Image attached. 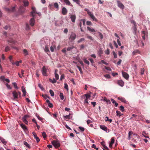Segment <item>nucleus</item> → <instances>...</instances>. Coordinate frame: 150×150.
<instances>
[{
  "instance_id": "32",
  "label": "nucleus",
  "mask_w": 150,
  "mask_h": 150,
  "mask_svg": "<svg viewBox=\"0 0 150 150\" xmlns=\"http://www.w3.org/2000/svg\"><path fill=\"white\" fill-rule=\"evenodd\" d=\"M74 48V46L72 45L70 47H68L67 49V50L68 51H70L71 50L73 49Z\"/></svg>"
},
{
  "instance_id": "41",
  "label": "nucleus",
  "mask_w": 150,
  "mask_h": 150,
  "mask_svg": "<svg viewBox=\"0 0 150 150\" xmlns=\"http://www.w3.org/2000/svg\"><path fill=\"white\" fill-rule=\"evenodd\" d=\"M59 96L60 98V99L62 100L64 99V96H63V94L62 93H60Z\"/></svg>"
},
{
  "instance_id": "57",
  "label": "nucleus",
  "mask_w": 150,
  "mask_h": 150,
  "mask_svg": "<svg viewBox=\"0 0 150 150\" xmlns=\"http://www.w3.org/2000/svg\"><path fill=\"white\" fill-rule=\"evenodd\" d=\"M22 91L23 93L26 92L25 89L23 86H22L21 88Z\"/></svg>"
},
{
  "instance_id": "12",
  "label": "nucleus",
  "mask_w": 150,
  "mask_h": 150,
  "mask_svg": "<svg viewBox=\"0 0 150 150\" xmlns=\"http://www.w3.org/2000/svg\"><path fill=\"white\" fill-rule=\"evenodd\" d=\"M67 10L66 8L64 7L62 8V13L63 15H66L67 13Z\"/></svg>"
},
{
  "instance_id": "37",
  "label": "nucleus",
  "mask_w": 150,
  "mask_h": 150,
  "mask_svg": "<svg viewBox=\"0 0 150 150\" xmlns=\"http://www.w3.org/2000/svg\"><path fill=\"white\" fill-rule=\"evenodd\" d=\"M8 42H9V43H13V44L15 43L16 42V41H14L12 39L9 40H8Z\"/></svg>"
},
{
  "instance_id": "55",
  "label": "nucleus",
  "mask_w": 150,
  "mask_h": 150,
  "mask_svg": "<svg viewBox=\"0 0 150 150\" xmlns=\"http://www.w3.org/2000/svg\"><path fill=\"white\" fill-rule=\"evenodd\" d=\"M6 86H7V88L8 89H11V87L8 84V83L6 84Z\"/></svg>"
},
{
  "instance_id": "19",
  "label": "nucleus",
  "mask_w": 150,
  "mask_h": 150,
  "mask_svg": "<svg viewBox=\"0 0 150 150\" xmlns=\"http://www.w3.org/2000/svg\"><path fill=\"white\" fill-rule=\"evenodd\" d=\"M100 128L103 130L107 131V128L105 125H101L100 126Z\"/></svg>"
},
{
  "instance_id": "39",
  "label": "nucleus",
  "mask_w": 150,
  "mask_h": 150,
  "mask_svg": "<svg viewBox=\"0 0 150 150\" xmlns=\"http://www.w3.org/2000/svg\"><path fill=\"white\" fill-rule=\"evenodd\" d=\"M120 110L122 112H123L124 111V107L122 106L121 105L120 107Z\"/></svg>"
},
{
  "instance_id": "61",
  "label": "nucleus",
  "mask_w": 150,
  "mask_h": 150,
  "mask_svg": "<svg viewBox=\"0 0 150 150\" xmlns=\"http://www.w3.org/2000/svg\"><path fill=\"white\" fill-rule=\"evenodd\" d=\"M87 38H88V39H89L91 40H93V39L92 37L91 36L88 35L87 36Z\"/></svg>"
},
{
  "instance_id": "53",
  "label": "nucleus",
  "mask_w": 150,
  "mask_h": 150,
  "mask_svg": "<svg viewBox=\"0 0 150 150\" xmlns=\"http://www.w3.org/2000/svg\"><path fill=\"white\" fill-rule=\"evenodd\" d=\"M55 48V47H53L52 46H51L50 47V49L51 51L52 52H53L54 51V48Z\"/></svg>"
},
{
  "instance_id": "15",
  "label": "nucleus",
  "mask_w": 150,
  "mask_h": 150,
  "mask_svg": "<svg viewBox=\"0 0 150 150\" xmlns=\"http://www.w3.org/2000/svg\"><path fill=\"white\" fill-rule=\"evenodd\" d=\"M12 94L14 99H16L18 98V93L16 91H13Z\"/></svg>"
},
{
  "instance_id": "42",
  "label": "nucleus",
  "mask_w": 150,
  "mask_h": 150,
  "mask_svg": "<svg viewBox=\"0 0 150 150\" xmlns=\"http://www.w3.org/2000/svg\"><path fill=\"white\" fill-rule=\"evenodd\" d=\"M50 93L52 96H54V93L53 91L52 90H50Z\"/></svg>"
},
{
  "instance_id": "17",
  "label": "nucleus",
  "mask_w": 150,
  "mask_h": 150,
  "mask_svg": "<svg viewBox=\"0 0 150 150\" xmlns=\"http://www.w3.org/2000/svg\"><path fill=\"white\" fill-rule=\"evenodd\" d=\"M62 2H64L67 5H70L71 3L69 0H60Z\"/></svg>"
},
{
  "instance_id": "13",
  "label": "nucleus",
  "mask_w": 150,
  "mask_h": 150,
  "mask_svg": "<svg viewBox=\"0 0 150 150\" xmlns=\"http://www.w3.org/2000/svg\"><path fill=\"white\" fill-rule=\"evenodd\" d=\"M35 20L34 18H31L30 21V25L33 26L34 25L35 23Z\"/></svg>"
},
{
  "instance_id": "20",
  "label": "nucleus",
  "mask_w": 150,
  "mask_h": 150,
  "mask_svg": "<svg viewBox=\"0 0 150 150\" xmlns=\"http://www.w3.org/2000/svg\"><path fill=\"white\" fill-rule=\"evenodd\" d=\"M105 143L104 142H102L101 143V145L103 146L104 148L106 149L107 150H108L109 148L105 145Z\"/></svg>"
},
{
  "instance_id": "25",
  "label": "nucleus",
  "mask_w": 150,
  "mask_h": 150,
  "mask_svg": "<svg viewBox=\"0 0 150 150\" xmlns=\"http://www.w3.org/2000/svg\"><path fill=\"white\" fill-rule=\"evenodd\" d=\"M23 144L28 149H30L31 148V147L30 145L26 142L25 141L24 142Z\"/></svg>"
},
{
  "instance_id": "14",
  "label": "nucleus",
  "mask_w": 150,
  "mask_h": 150,
  "mask_svg": "<svg viewBox=\"0 0 150 150\" xmlns=\"http://www.w3.org/2000/svg\"><path fill=\"white\" fill-rule=\"evenodd\" d=\"M118 84L121 86H123L124 85V83L122 80H118L117 81Z\"/></svg>"
},
{
  "instance_id": "22",
  "label": "nucleus",
  "mask_w": 150,
  "mask_h": 150,
  "mask_svg": "<svg viewBox=\"0 0 150 150\" xmlns=\"http://www.w3.org/2000/svg\"><path fill=\"white\" fill-rule=\"evenodd\" d=\"M19 11L22 13L24 12L25 11V8L23 6H21L20 7Z\"/></svg>"
},
{
  "instance_id": "47",
  "label": "nucleus",
  "mask_w": 150,
  "mask_h": 150,
  "mask_svg": "<svg viewBox=\"0 0 150 150\" xmlns=\"http://www.w3.org/2000/svg\"><path fill=\"white\" fill-rule=\"evenodd\" d=\"M10 47H8V46H6L5 48V52H7L8 51L10 50Z\"/></svg>"
},
{
  "instance_id": "28",
  "label": "nucleus",
  "mask_w": 150,
  "mask_h": 150,
  "mask_svg": "<svg viewBox=\"0 0 150 150\" xmlns=\"http://www.w3.org/2000/svg\"><path fill=\"white\" fill-rule=\"evenodd\" d=\"M12 57L11 56H10L9 57V59L10 60V61L11 62L12 64L14 65L15 64V62H14L13 61L12 59Z\"/></svg>"
},
{
  "instance_id": "56",
  "label": "nucleus",
  "mask_w": 150,
  "mask_h": 150,
  "mask_svg": "<svg viewBox=\"0 0 150 150\" xmlns=\"http://www.w3.org/2000/svg\"><path fill=\"white\" fill-rule=\"evenodd\" d=\"M64 74H62L60 77V80L61 81L62 79H64Z\"/></svg>"
},
{
  "instance_id": "5",
  "label": "nucleus",
  "mask_w": 150,
  "mask_h": 150,
  "mask_svg": "<svg viewBox=\"0 0 150 150\" xmlns=\"http://www.w3.org/2000/svg\"><path fill=\"white\" fill-rule=\"evenodd\" d=\"M52 144L56 148L59 147L60 144L58 141L53 140L52 142Z\"/></svg>"
},
{
  "instance_id": "52",
  "label": "nucleus",
  "mask_w": 150,
  "mask_h": 150,
  "mask_svg": "<svg viewBox=\"0 0 150 150\" xmlns=\"http://www.w3.org/2000/svg\"><path fill=\"white\" fill-rule=\"evenodd\" d=\"M12 84L13 85L14 88H16V89L18 88V87L17 86V84L16 83H15V82L13 83Z\"/></svg>"
},
{
  "instance_id": "4",
  "label": "nucleus",
  "mask_w": 150,
  "mask_h": 150,
  "mask_svg": "<svg viewBox=\"0 0 150 150\" xmlns=\"http://www.w3.org/2000/svg\"><path fill=\"white\" fill-rule=\"evenodd\" d=\"M47 69L46 68L45 66H43L42 68V75L44 76H48V74L47 73Z\"/></svg>"
},
{
  "instance_id": "31",
  "label": "nucleus",
  "mask_w": 150,
  "mask_h": 150,
  "mask_svg": "<svg viewBox=\"0 0 150 150\" xmlns=\"http://www.w3.org/2000/svg\"><path fill=\"white\" fill-rule=\"evenodd\" d=\"M42 137L43 138L45 139V138H46L47 137V135L46 134V133L44 132H43L42 133Z\"/></svg>"
},
{
  "instance_id": "29",
  "label": "nucleus",
  "mask_w": 150,
  "mask_h": 150,
  "mask_svg": "<svg viewBox=\"0 0 150 150\" xmlns=\"http://www.w3.org/2000/svg\"><path fill=\"white\" fill-rule=\"evenodd\" d=\"M139 51L138 50H136L133 51L132 54L133 55H135L137 53H139Z\"/></svg>"
},
{
  "instance_id": "35",
  "label": "nucleus",
  "mask_w": 150,
  "mask_h": 150,
  "mask_svg": "<svg viewBox=\"0 0 150 150\" xmlns=\"http://www.w3.org/2000/svg\"><path fill=\"white\" fill-rule=\"evenodd\" d=\"M133 134V132L132 131H129L128 133V139L129 140L131 139L130 136Z\"/></svg>"
},
{
  "instance_id": "24",
  "label": "nucleus",
  "mask_w": 150,
  "mask_h": 150,
  "mask_svg": "<svg viewBox=\"0 0 150 150\" xmlns=\"http://www.w3.org/2000/svg\"><path fill=\"white\" fill-rule=\"evenodd\" d=\"M87 29L89 31L92 32H96V31L93 28H91L89 27H87Z\"/></svg>"
},
{
  "instance_id": "40",
  "label": "nucleus",
  "mask_w": 150,
  "mask_h": 150,
  "mask_svg": "<svg viewBox=\"0 0 150 150\" xmlns=\"http://www.w3.org/2000/svg\"><path fill=\"white\" fill-rule=\"evenodd\" d=\"M54 6L56 8L58 9L59 5L58 4L57 2L55 3L54 4Z\"/></svg>"
},
{
  "instance_id": "1",
  "label": "nucleus",
  "mask_w": 150,
  "mask_h": 150,
  "mask_svg": "<svg viewBox=\"0 0 150 150\" xmlns=\"http://www.w3.org/2000/svg\"><path fill=\"white\" fill-rule=\"evenodd\" d=\"M84 10L85 11L87 12V13L89 15L91 18L94 21L96 22L97 21V19L95 18L93 13H91L89 10L85 8Z\"/></svg>"
},
{
  "instance_id": "44",
  "label": "nucleus",
  "mask_w": 150,
  "mask_h": 150,
  "mask_svg": "<svg viewBox=\"0 0 150 150\" xmlns=\"http://www.w3.org/2000/svg\"><path fill=\"white\" fill-rule=\"evenodd\" d=\"M64 88L66 89L67 91H68V85L66 83H64Z\"/></svg>"
},
{
  "instance_id": "11",
  "label": "nucleus",
  "mask_w": 150,
  "mask_h": 150,
  "mask_svg": "<svg viewBox=\"0 0 150 150\" xmlns=\"http://www.w3.org/2000/svg\"><path fill=\"white\" fill-rule=\"evenodd\" d=\"M70 18L73 22L74 23L75 22L76 18V17L75 15H71Z\"/></svg>"
},
{
  "instance_id": "33",
  "label": "nucleus",
  "mask_w": 150,
  "mask_h": 150,
  "mask_svg": "<svg viewBox=\"0 0 150 150\" xmlns=\"http://www.w3.org/2000/svg\"><path fill=\"white\" fill-rule=\"evenodd\" d=\"M0 140L4 144H6L7 142L5 141V139H4L3 138H1L0 139Z\"/></svg>"
},
{
  "instance_id": "7",
  "label": "nucleus",
  "mask_w": 150,
  "mask_h": 150,
  "mask_svg": "<svg viewBox=\"0 0 150 150\" xmlns=\"http://www.w3.org/2000/svg\"><path fill=\"white\" fill-rule=\"evenodd\" d=\"M117 6L120 8L123 9L125 8V6L123 4L119 1H117Z\"/></svg>"
},
{
  "instance_id": "51",
  "label": "nucleus",
  "mask_w": 150,
  "mask_h": 150,
  "mask_svg": "<svg viewBox=\"0 0 150 150\" xmlns=\"http://www.w3.org/2000/svg\"><path fill=\"white\" fill-rule=\"evenodd\" d=\"M101 63L105 64L106 65H107L108 64V63L105 62L104 60H101V62L100 63V64Z\"/></svg>"
},
{
  "instance_id": "30",
  "label": "nucleus",
  "mask_w": 150,
  "mask_h": 150,
  "mask_svg": "<svg viewBox=\"0 0 150 150\" xmlns=\"http://www.w3.org/2000/svg\"><path fill=\"white\" fill-rule=\"evenodd\" d=\"M23 3L24 4V6H27L29 4V3L28 1H23Z\"/></svg>"
},
{
  "instance_id": "23",
  "label": "nucleus",
  "mask_w": 150,
  "mask_h": 150,
  "mask_svg": "<svg viewBox=\"0 0 150 150\" xmlns=\"http://www.w3.org/2000/svg\"><path fill=\"white\" fill-rule=\"evenodd\" d=\"M57 70L56 69L55 71V77L56 80H58L59 78V75L57 73Z\"/></svg>"
},
{
  "instance_id": "49",
  "label": "nucleus",
  "mask_w": 150,
  "mask_h": 150,
  "mask_svg": "<svg viewBox=\"0 0 150 150\" xmlns=\"http://www.w3.org/2000/svg\"><path fill=\"white\" fill-rule=\"evenodd\" d=\"M79 128L81 132H83L85 130L84 128L83 127H79Z\"/></svg>"
},
{
  "instance_id": "2",
  "label": "nucleus",
  "mask_w": 150,
  "mask_h": 150,
  "mask_svg": "<svg viewBox=\"0 0 150 150\" xmlns=\"http://www.w3.org/2000/svg\"><path fill=\"white\" fill-rule=\"evenodd\" d=\"M76 35L74 33L72 32L69 38V40L71 42L73 41L76 38Z\"/></svg>"
},
{
  "instance_id": "45",
  "label": "nucleus",
  "mask_w": 150,
  "mask_h": 150,
  "mask_svg": "<svg viewBox=\"0 0 150 150\" xmlns=\"http://www.w3.org/2000/svg\"><path fill=\"white\" fill-rule=\"evenodd\" d=\"M85 39L84 38H81L79 40H78L77 42L78 43H80L82 41H84Z\"/></svg>"
},
{
  "instance_id": "9",
  "label": "nucleus",
  "mask_w": 150,
  "mask_h": 150,
  "mask_svg": "<svg viewBox=\"0 0 150 150\" xmlns=\"http://www.w3.org/2000/svg\"><path fill=\"white\" fill-rule=\"evenodd\" d=\"M20 126L23 129L24 131L26 132L28 131V129L26 126L23 123L20 124Z\"/></svg>"
},
{
  "instance_id": "54",
  "label": "nucleus",
  "mask_w": 150,
  "mask_h": 150,
  "mask_svg": "<svg viewBox=\"0 0 150 150\" xmlns=\"http://www.w3.org/2000/svg\"><path fill=\"white\" fill-rule=\"evenodd\" d=\"M86 24L87 25H91L92 24L91 22L90 21H87L86 22Z\"/></svg>"
},
{
  "instance_id": "64",
  "label": "nucleus",
  "mask_w": 150,
  "mask_h": 150,
  "mask_svg": "<svg viewBox=\"0 0 150 150\" xmlns=\"http://www.w3.org/2000/svg\"><path fill=\"white\" fill-rule=\"evenodd\" d=\"M105 68L108 71H111V69L109 67H105Z\"/></svg>"
},
{
  "instance_id": "34",
  "label": "nucleus",
  "mask_w": 150,
  "mask_h": 150,
  "mask_svg": "<svg viewBox=\"0 0 150 150\" xmlns=\"http://www.w3.org/2000/svg\"><path fill=\"white\" fill-rule=\"evenodd\" d=\"M64 117L67 120H69L71 119L70 118V114H69L68 115H67L64 116Z\"/></svg>"
},
{
  "instance_id": "38",
  "label": "nucleus",
  "mask_w": 150,
  "mask_h": 150,
  "mask_svg": "<svg viewBox=\"0 0 150 150\" xmlns=\"http://www.w3.org/2000/svg\"><path fill=\"white\" fill-rule=\"evenodd\" d=\"M77 67L78 68L79 70L80 71L81 74H83V71H82V70L81 67L78 66H77Z\"/></svg>"
},
{
  "instance_id": "6",
  "label": "nucleus",
  "mask_w": 150,
  "mask_h": 150,
  "mask_svg": "<svg viewBox=\"0 0 150 150\" xmlns=\"http://www.w3.org/2000/svg\"><path fill=\"white\" fill-rule=\"evenodd\" d=\"M29 117V115H25L22 118V120L23 122L26 124L27 125L28 124V122L27 119Z\"/></svg>"
},
{
  "instance_id": "36",
  "label": "nucleus",
  "mask_w": 150,
  "mask_h": 150,
  "mask_svg": "<svg viewBox=\"0 0 150 150\" xmlns=\"http://www.w3.org/2000/svg\"><path fill=\"white\" fill-rule=\"evenodd\" d=\"M23 52L25 56L28 54V52L27 50L25 49H24L23 50Z\"/></svg>"
},
{
  "instance_id": "3",
  "label": "nucleus",
  "mask_w": 150,
  "mask_h": 150,
  "mask_svg": "<svg viewBox=\"0 0 150 150\" xmlns=\"http://www.w3.org/2000/svg\"><path fill=\"white\" fill-rule=\"evenodd\" d=\"M32 11L31 12V15L33 17L35 16L34 14H37L39 15H40L39 13H37L36 12V8L32 6Z\"/></svg>"
},
{
  "instance_id": "43",
  "label": "nucleus",
  "mask_w": 150,
  "mask_h": 150,
  "mask_svg": "<svg viewBox=\"0 0 150 150\" xmlns=\"http://www.w3.org/2000/svg\"><path fill=\"white\" fill-rule=\"evenodd\" d=\"M44 50L46 52H49V50L48 48V47L47 45H46L44 48Z\"/></svg>"
},
{
  "instance_id": "50",
  "label": "nucleus",
  "mask_w": 150,
  "mask_h": 150,
  "mask_svg": "<svg viewBox=\"0 0 150 150\" xmlns=\"http://www.w3.org/2000/svg\"><path fill=\"white\" fill-rule=\"evenodd\" d=\"M83 61L85 63L88 64V65H89V62L86 59H83Z\"/></svg>"
},
{
  "instance_id": "27",
  "label": "nucleus",
  "mask_w": 150,
  "mask_h": 150,
  "mask_svg": "<svg viewBox=\"0 0 150 150\" xmlns=\"http://www.w3.org/2000/svg\"><path fill=\"white\" fill-rule=\"evenodd\" d=\"M116 115L117 116L120 117L121 116L123 115V114H122L118 110H117L116 111Z\"/></svg>"
},
{
  "instance_id": "16",
  "label": "nucleus",
  "mask_w": 150,
  "mask_h": 150,
  "mask_svg": "<svg viewBox=\"0 0 150 150\" xmlns=\"http://www.w3.org/2000/svg\"><path fill=\"white\" fill-rule=\"evenodd\" d=\"M118 99L121 101L123 102H124L125 103H127V102L126 100L123 97H119L118 98Z\"/></svg>"
},
{
  "instance_id": "18",
  "label": "nucleus",
  "mask_w": 150,
  "mask_h": 150,
  "mask_svg": "<svg viewBox=\"0 0 150 150\" xmlns=\"http://www.w3.org/2000/svg\"><path fill=\"white\" fill-rule=\"evenodd\" d=\"M114 141L115 140L114 137H112L111 139V141L109 144V146L110 147H112V145L113 144Z\"/></svg>"
},
{
  "instance_id": "62",
  "label": "nucleus",
  "mask_w": 150,
  "mask_h": 150,
  "mask_svg": "<svg viewBox=\"0 0 150 150\" xmlns=\"http://www.w3.org/2000/svg\"><path fill=\"white\" fill-rule=\"evenodd\" d=\"M26 29L27 30H28L30 29L29 26L28 24H26Z\"/></svg>"
},
{
  "instance_id": "8",
  "label": "nucleus",
  "mask_w": 150,
  "mask_h": 150,
  "mask_svg": "<svg viewBox=\"0 0 150 150\" xmlns=\"http://www.w3.org/2000/svg\"><path fill=\"white\" fill-rule=\"evenodd\" d=\"M32 134L34 137V138L36 139L38 143L40 141V139L38 137H37V134L34 132H32Z\"/></svg>"
},
{
  "instance_id": "21",
  "label": "nucleus",
  "mask_w": 150,
  "mask_h": 150,
  "mask_svg": "<svg viewBox=\"0 0 150 150\" xmlns=\"http://www.w3.org/2000/svg\"><path fill=\"white\" fill-rule=\"evenodd\" d=\"M15 8V7H13L11 9L6 8V10L8 12H13Z\"/></svg>"
},
{
  "instance_id": "46",
  "label": "nucleus",
  "mask_w": 150,
  "mask_h": 150,
  "mask_svg": "<svg viewBox=\"0 0 150 150\" xmlns=\"http://www.w3.org/2000/svg\"><path fill=\"white\" fill-rule=\"evenodd\" d=\"M105 117L107 118V119L105 120V121H108L110 122H111L112 121V120L111 119H109L108 117Z\"/></svg>"
},
{
  "instance_id": "26",
  "label": "nucleus",
  "mask_w": 150,
  "mask_h": 150,
  "mask_svg": "<svg viewBox=\"0 0 150 150\" xmlns=\"http://www.w3.org/2000/svg\"><path fill=\"white\" fill-rule=\"evenodd\" d=\"M111 100L113 104H115V105L116 107H117V106L118 105V103H116V101L113 99H111Z\"/></svg>"
},
{
  "instance_id": "10",
  "label": "nucleus",
  "mask_w": 150,
  "mask_h": 150,
  "mask_svg": "<svg viewBox=\"0 0 150 150\" xmlns=\"http://www.w3.org/2000/svg\"><path fill=\"white\" fill-rule=\"evenodd\" d=\"M122 76L126 79H127L129 78V75L126 72L122 71Z\"/></svg>"
},
{
  "instance_id": "59",
  "label": "nucleus",
  "mask_w": 150,
  "mask_h": 150,
  "mask_svg": "<svg viewBox=\"0 0 150 150\" xmlns=\"http://www.w3.org/2000/svg\"><path fill=\"white\" fill-rule=\"evenodd\" d=\"M113 54L114 56V58H116L117 57V54L114 51L113 52Z\"/></svg>"
},
{
  "instance_id": "63",
  "label": "nucleus",
  "mask_w": 150,
  "mask_h": 150,
  "mask_svg": "<svg viewBox=\"0 0 150 150\" xmlns=\"http://www.w3.org/2000/svg\"><path fill=\"white\" fill-rule=\"evenodd\" d=\"M81 21H82V23L83 25H85V21L84 19H81Z\"/></svg>"
},
{
  "instance_id": "58",
  "label": "nucleus",
  "mask_w": 150,
  "mask_h": 150,
  "mask_svg": "<svg viewBox=\"0 0 150 150\" xmlns=\"http://www.w3.org/2000/svg\"><path fill=\"white\" fill-rule=\"evenodd\" d=\"M48 105L49 107L51 108H52L53 106L52 104L50 103H49L48 104Z\"/></svg>"
},
{
  "instance_id": "48",
  "label": "nucleus",
  "mask_w": 150,
  "mask_h": 150,
  "mask_svg": "<svg viewBox=\"0 0 150 150\" xmlns=\"http://www.w3.org/2000/svg\"><path fill=\"white\" fill-rule=\"evenodd\" d=\"M85 96L86 97V99H88V98H90L91 97V95L89 94H85Z\"/></svg>"
},
{
  "instance_id": "60",
  "label": "nucleus",
  "mask_w": 150,
  "mask_h": 150,
  "mask_svg": "<svg viewBox=\"0 0 150 150\" xmlns=\"http://www.w3.org/2000/svg\"><path fill=\"white\" fill-rule=\"evenodd\" d=\"M99 37H100V38L101 39H102L103 38V35H102V34L100 33H99Z\"/></svg>"
}]
</instances>
